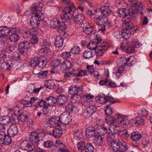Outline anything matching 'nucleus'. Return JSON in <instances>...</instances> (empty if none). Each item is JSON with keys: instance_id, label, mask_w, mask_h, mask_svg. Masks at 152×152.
<instances>
[{"instance_id": "nucleus-1", "label": "nucleus", "mask_w": 152, "mask_h": 152, "mask_svg": "<svg viewBox=\"0 0 152 152\" xmlns=\"http://www.w3.org/2000/svg\"><path fill=\"white\" fill-rule=\"evenodd\" d=\"M128 3L130 5L131 7L129 9L124 8L119 9V12L123 15H128L130 12L134 14H137L140 13L142 15L143 13V4L141 1H139L137 0H128Z\"/></svg>"}, {"instance_id": "nucleus-2", "label": "nucleus", "mask_w": 152, "mask_h": 152, "mask_svg": "<svg viewBox=\"0 0 152 152\" xmlns=\"http://www.w3.org/2000/svg\"><path fill=\"white\" fill-rule=\"evenodd\" d=\"M96 99L98 102L102 104H105L107 102H110V103L106 106V109L105 110L106 116L111 115L113 113V112L110 107L111 104H114L119 102L118 99H115L109 94H102V95H99L96 98Z\"/></svg>"}, {"instance_id": "nucleus-3", "label": "nucleus", "mask_w": 152, "mask_h": 152, "mask_svg": "<svg viewBox=\"0 0 152 152\" xmlns=\"http://www.w3.org/2000/svg\"><path fill=\"white\" fill-rule=\"evenodd\" d=\"M66 9L65 15H63V18L66 20H69L71 19L74 20L75 23L77 24L82 23L84 20L85 17L81 15L78 14L77 10L76 8H73L72 10L70 8Z\"/></svg>"}, {"instance_id": "nucleus-4", "label": "nucleus", "mask_w": 152, "mask_h": 152, "mask_svg": "<svg viewBox=\"0 0 152 152\" xmlns=\"http://www.w3.org/2000/svg\"><path fill=\"white\" fill-rule=\"evenodd\" d=\"M106 119L110 126L116 123L122 127H126L129 124V121L126 117L122 116H118L116 118H115L111 115H108L106 116Z\"/></svg>"}, {"instance_id": "nucleus-5", "label": "nucleus", "mask_w": 152, "mask_h": 152, "mask_svg": "<svg viewBox=\"0 0 152 152\" xmlns=\"http://www.w3.org/2000/svg\"><path fill=\"white\" fill-rule=\"evenodd\" d=\"M47 63L46 58L44 59L39 57H35L31 59L30 62V64L32 67H35L36 70H39L40 71L43 69Z\"/></svg>"}, {"instance_id": "nucleus-6", "label": "nucleus", "mask_w": 152, "mask_h": 152, "mask_svg": "<svg viewBox=\"0 0 152 152\" xmlns=\"http://www.w3.org/2000/svg\"><path fill=\"white\" fill-rule=\"evenodd\" d=\"M111 144V148L115 152L119 151H125L128 148L127 144L125 142L115 141L112 142Z\"/></svg>"}, {"instance_id": "nucleus-7", "label": "nucleus", "mask_w": 152, "mask_h": 152, "mask_svg": "<svg viewBox=\"0 0 152 152\" xmlns=\"http://www.w3.org/2000/svg\"><path fill=\"white\" fill-rule=\"evenodd\" d=\"M38 12V14H34L35 15L30 18V23L33 28H37L39 26L41 21L44 18V15L42 12Z\"/></svg>"}, {"instance_id": "nucleus-8", "label": "nucleus", "mask_w": 152, "mask_h": 152, "mask_svg": "<svg viewBox=\"0 0 152 152\" xmlns=\"http://www.w3.org/2000/svg\"><path fill=\"white\" fill-rule=\"evenodd\" d=\"M45 134L43 132L38 133L37 132H33L30 135V141L32 143L37 146L40 140H42Z\"/></svg>"}, {"instance_id": "nucleus-9", "label": "nucleus", "mask_w": 152, "mask_h": 152, "mask_svg": "<svg viewBox=\"0 0 152 152\" xmlns=\"http://www.w3.org/2000/svg\"><path fill=\"white\" fill-rule=\"evenodd\" d=\"M118 12L120 16L123 17L122 21L124 22L123 24L128 23L131 22V21H134L136 20L137 14H134L132 13V12H130L128 15H124L125 13L121 15L119 12V10L118 11Z\"/></svg>"}, {"instance_id": "nucleus-10", "label": "nucleus", "mask_w": 152, "mask_h": 152, "mask_svg": "<svg viewBox=\"0 0 152 152\" xmlns=\"http://www.w3.org/2000/svg\"><path fill=\"white\" fill-rule=\"evenodd\" d=\"M35 146L30 141L28 140L23 141L20 144V147L22 150L28 151H34Z\"/></svg>"}, {"instance_id": "nucleus-11", "label": "nucleus", "mask_w": 152, "mask_h": 152, "mask_svg": "<svg viewBox=\"0 0 152 152\" xmlns=\"http://www.w3.org/2000/svg\"><path fill=\"white\" fill-rule=\"evenodd\" d=\"M102 39L99 36H96V38L94 39V41H92L88 43L87 45V47L90 50H94V52L97 49L98 45L101 43Z\"/></svg>"}, {"instance_id": "nucleus-12", "label": "nucleus", "mask_w": 152, "mask_h": 152, "mask_svg": "<svg viewBox=\"0 0 152 152\" xmlns=\"http://www.w3.org/2000/svg\"><path fill=\"white\" fill-rule=\"evenodd\" d=\"M83 87L81 86H78L77 85L72 86L69 88V93L72 96L76 95H82L83 93Z\"/></svg>"}, {"instance_id": "nucleus-13", "label": "nucleus", "mask_w": 152, "mask_h": 152, "mask_svg": "<svg viewBox=\"0 0 152 152\" xmlns=\"http://www.w3.org/2000/svg\"><path fill=\"white\" fill-rule=\"evenodd\" d=\"M75 71L74 70L72 72H66L64 75V77L65 78H71L75 75L77 77L80 76H84L87 75V70L83 71L82 70H80L78 71V73L76 74V73L74 72Z\"/></svg>"}, {"instance_id": "nucleus-14", "label": "nucleus", "mask_w": 152, "mask_h": 152, "mask_svg": "<svg viewBox=\"0 0 152 152\" xmlns=\"http://www.w3.org/2000/svg\"><path fill=\"white\" fill-rule=\"evenodd\" d=\"M96 107L91 105L85 109L83 115L86 118H88L96 112Z\"/></svg>"}, {"instance_id": "nucleus-15", "label": "nucleus", "mask_w": 152, "mask_h": 152, "mask_svg": "<svg viewBox=\"0 0 152 152\" xmlns=\"http://www.w3.org/2000/svg\"><path fill=\"white\" fill-rule=\"evenodd\" d=\"M19 50V53H23L25 51L27 50L29 48V42L24 41L20 42L18 45Z\"/></svg>"}, {"instance_id": "nucleus-16", "label": "nucleus", "mask_w": 152, "mask_h": 152, "mask_svg": "<svg viewBox=\"0 0 152 152\" xmlns=\"http://www.w3.org/2000/svg\"><path fill=\"white\" fill-rule=\"evenodd\" d=\"M43 1H38L37 3H33L31 7V12L33 14H38V12H42L41 11L37 10L38 8H41L43 7Z\"/></svg>"}, {"instance_id": "nucleus-17", "label": "nucleus", "mask_w": 152, "mask_h": 152, "mask_svg": "<svg viewBox=\"0 0 152 152\" xmlns=\"http://www.w3.org/2000/svg\"><path fill=\"white\" fill-rule=\"evenodd\" d=\"M96 129L92 126H91L88 127L86 129V137L89 138L92 137H94V136L97 134H96Z\"/></svg>"}, {"instance_id": "nucleus-18", "label": "nucleus", "mask_w": 152, "mask_h": 152, "mask_svg": "<svg viewBox=\"0 0 152 152\" xmlns=\"http://www.w3.org/2000/svg\"><path fill=\"white\" fill-rule=\"evenodd\" d=\"M144 121V119L143 118L138 116L135 118L132 119L131 121V122L133 126H137L143 124Z\"/></svg>"}, {"instance_id": "nucleus-19", "label": "nucleus", "mask_w": 152, "mask_h": 152, "mask_svg": "<svg viewBox=\"0 0 152 152\" xmlns=\"http://www.w3.org/2000/svg\"><path fill=\"white\" fill-rule=\"evenodd\" d=\"M61 2L64 5H66V7H65L63 12H64L63 15H65L66 13V9H68V8H70L72 10H73V8H75V6L71 2V0H61Z\"/></svg>"}, {"instance_id": "nucleus-20", "label": "nucleus", "mask_w": 152, "mask_h": 152, "mask_svg": "<svg viewBox=\"0 0 152 152\" xmlns=\"http://www.w3.org/2000/svg\"><path fill=\"white\" fill-rule=\"evenodd\" d=\"M18 133V127L15 124L11 125L8 130V134H10L12 136L17 135Z\"/></svg>"}, {"instance_id": "nucleus-21", "label": "nucleus", "mask_w": 152, "mask_h": 152, "mask_svg": "<svg viewBox=\"0 0 152 152\" xmlns=\"http://www.w3.org/2000/svg\"><path fill=\"white\" fill-rule=\"evenodd\" d=\"M108 49V47L105 44H103L100 46L98 45L97 47V49L96 51V56H102L104 52V50H107Z\"/></svg>"}, {"instance_id": "nucleus-22", "label": "nucleus", "mask_w": 152, "mask_h": 152, "mask_svg": "<svg viewBox=\"0 0 152 152\" xmlns=\"http://www.w3.org/2000/svg\"><path fill=\"white\" fill-rule=\"evenodd\" d=\"M12 65L10 60H7L0 64V68L4 70L9 69Z\"/></svg>"}, {"instance_id": "nucleus-23", "label": "nucleus", "mask_w": 152, "mask_h": 152, "mask_svg": "<svg viewBox=\"0 0 152 152\" xmlns=\"http://www.w3.org/2000/svg\"><path fill=\"white\" fill-rule=\"evenodd\" d=\"M83 29L84 32L86 34H91L94 31L93 27L90 25L89 23H87L84 24Z\"/></svg>"}, {"instance_id": "nucleus-24", "label": "nucleus", "mask_w": 152, "mask_h": 152, "mask_svg": "<svg viewBox=\"0 0 152 152\" xmlns=\"http://www.w3.org/2000/svg\"><path fill=\"white\" fill-rule=\"evenodd\" d=\"M59 119L61 120L62 124H63L65 125L64 126H65V125H68L70 121L69 117L64 113L61 115L59 118Z\"/></svg>"}, {"instance_id": "nucleus-25", "label": "nucleus", "mask_w": 152, "mask_h": 152, "mask_svg": "<svg viewBox=\"0 0 152 152\" xmlns=\"http://www.w3.org/2000/svg\"><path fill=\"white\" fill-rule=\"evenodd\" d=\"M93 142L95 145L100 146L103 143V138L101 136L97 134V135L94 136Z\"/></svg>"}, {"instance_id": "nucleus-26", "label": "nucleus", "mask_w": 152, "mask_h": 152, "mask_svg": "<svg viewBox=\"0 0 152 152\" xmlns=\"http://www.w3.org/2000/svg\"><path fill=\"white\" fill-rule=\"evenodd\" d=\"M100 10L101 13L106 16H108L111 12V10L108 6H102L100 8Z\"/></svg>"}, {"instance_id": "nucleus-27", "label": "nucleus", "mask_w": 152, "mask_h": 152, "mask_svg": "<svg viewBox=\"0 0 152 152\" xmlns=\"http://www.w3.org/2000/svg\"><path fill=\"white\" fill-rule=\"evenodd\" d=\"M96 129L97 132L98 134V135H99L101 136L105 135L107 132V128L104 126H99Z\"/></svg>"}, {"instance_id": "nucleus-28", "label": "nucleus", "mask_w": 152, "mask_h": 152, "mask_svg": "<svg viewBox=\"0 0 152 152\" xmlns=\"http://www.w3.org/2000/svg\"><path fill=\"white\" fill-rule=\"evenodd\" d=\"M108 129L110 132H112L113 134H116L120 133L121 132V129L120 127L115 124H111L109 127Z\"/></svg>"}, {"instance_id": "nucleus-29", "label": "nucleus", "mask_w": 152, "mask_h": 152, "mask_svg": "<svg viewBox=\"0 0 152 152\" xmlns=\"http://www.w3.org/2000/svg\"><path fill=\"white\" fill-rule=\"evenodd\" d=\"M10 31L11 30L10 28L6 26H0V35L8 36L10 34Z\"/></svg>"}, {"instance_id": "nucleus-30", "label": "nucleus", "mask_w": 152, "mask_h": 152, "mask_svg": "<svg viewBox=\"0 0 152 152\" xmlns=\"http://www.w3.org/2000/svg\"><path fill=\"white\" fill-rule=\"evenodd\" d=\"M64 38L61 36L59 35L56 38L55 45L57 47L60 48L62 46Z\"/></svg>"}, {"instance_id": "nucleus-31", "label": "nucleus", "mask_w": 152, "mask_h": 152, "mask_svg": "<svg viewBox=\"0 0 152 152\" xmlns=\"http://www.w3.org/2000/svg\"><path fill=\"white\" fill-rule=\"evenodd\" d=\"M58 103L60 105H63L67 102L68 99L67 97L63 95H59L57 96Z\"/></svg>"}, {"instance_id": "nucleus-32", "label": "nucleus", "mask_w": 152, "mask_h": 152, "mask_svg": "<svg viewBox=\"0 0 152 152\" xmlns=\"http://www.w3.org/2000/svg\"><path fill=\"white\" fill-rule=\"evenodd\" d=\"M60 23L61 21L59 20L57 18H54L50 21V24L51 27L57 28L60 25Z\"/></svg>"}, {"instance_id": "nucleus-33", "label": "nucleus", "mask_w": 152, "mask_h": 152, "mask_svg": "<svg viewBox=\"0 0 152 152\" xmlns=\"http://www.w3.org/2000/svg\"><path fill=\"white\" fill-rule=\"evenodd\" d=\"M48 72V70H47L40 71L37 73V70H34L33 73L36 75L37 77L40 78H42L47 76Z\"/></svg>"}, {"instance_id": "nucleus-34", "label": "nucleus", "mask_w": 152, "mask_h": 152, "mask_svg": "<svg viewBox=\"0 0 152 152\" xmlns=\"http://www.w3.org/2000/svg\"><path fill=\"white\" fill-rule=\"evenodd\" d=\"M126 58L121 57L119 58L117 61V65L119 68H122L126 65Z\"/></svg>"}, {"instance_id": "nucleus-35", "label": "nucleus", "mask_w": 152, "mask_h": 152, "mask_svg": "<svg viewBox=\"0 0 152 152\" xmlns=\"http://www.w3.org/2000/svg\"><path fill=\"white\" fill-rule=\"evenodd\" d=\"M61 129L59 128H55L53 131V135L56 138H59L61 136Z\"/></svg>"}, {"instance_id": "nucleus-36", "label": "nucleus", "mask_w": 152, "mask_h": 152, "mask_svg": "<svg viewBox=\"0 0 152 152\" xmlns=\"http://www.w3.org/2000/svg\"><path fill=\"white\" fill-rule=\"evenodd\" d=\"M44 85L46 88L51 89H54L56 87L54 82L51 80H48L45 82Z\"/></svg>"}, {"instance_id": "nucleus-37", "label": "nucleus", "mask_w": 152, "mask_h": 152, "mask_svg": "<svg viewBox=\"0 0 152 152\" xmlns=\"http://www.w3.org/2000/svg\"><path fill=\"white\" fill-rule=\"evenodd\" d=\"M96 53L92 50H85L83 53V57L86 59L89 58L94 56Z\"/></svg>"}, {"instance_id": "nucleus-38", "label": "nucleus", "mask_w": 152, "mask_h": 152, "mask_svg": "<svg viewBox=\"0 0 152 152\" xmlns=\"http://www.w3.org/2000/svg\"><path fill=\"white\" fill-rule=\"evenodd\" d=\"M20 37L18 33H13L11 34L9 37V39L11 42H16L19 39Z\"/></svg>"}, {"instance_id": "nucleus-39", "label": "nucleus", "mask_w": 152, "mask_h": 152, "mask_svg": "<svg viewBox=\"0 0 152 152\" xmlns=\"http://www.w3.org/2000/svg\"><path fill=\"white\" fill-rule=\"evenodd\" d=\"M81 95H73L71 97V101L73 103H78L80 101Z\"/></svg>"}, {"instance_id": "nucleus-40", "label": "nucleus", "mask_w": 152, "mask_h": 152, "mask_svg": "<svg viewBox=\"0 0 152 152\" xmlns=\"http://www.w3.org/2000/svg\"><path fill=\"white\" fill-rule=\"evenodd\" d=\"M10 119L8 115L3 116L0 118L1 123L4 125H7L10 123Z\"/></svg>"}, {"instance_id": "nucleus-41", "label": "nucleus", "mask_w": 152, "mask_h": 152, "mask_svg": "<svg viewBox=\"0 0 152 152\" xmlns=\"http://www.w3.org/2000/svg\"><path fill=\"white\" fill-rule=\"evenodd\" d=\"M148 113V111L145 108H142L139 110L138 112V116L141 118L145 117L147 116Z\"/></svg>"}, {"instance_id": "nucleus-42", "label": "nucleus", "mask_w": 152, "mask_h": 152, "mask_svg": "<svg viewBox=\"0 0 152 152\" xmlns=\"http://www.w3.org/2000/svg\"><path fill=\"white\" fill-rule=\"evenodd\" d=\"M141 136L140 134L135 132H133L130 138L132 141H138L141 138Z\"/></svg>"}, {"instance_id": "nucleus-43", "label": "nucleus", "mask_w": 152, "mask_h": 152, "mask_svg": "<svg viewBox=\"0 0 152 152\" xmlns=\"http://www.w3.org/2000/svg\"><path fill=\"white\" fill-rule=\"evenodd\" d=\"M122 33L123 37L126 39H128L131 34V32L130 30L128 29H123V30L122 31Z\"/></svg>"}, {"instance_id": "nucleus-44", "label": "nucleus", "mask_w": 152, "mask_h": 152, "mask_svg": "<svg viewBox=\"0 0 152 152\" xmlns=\"http://www.w3.org/2000/svg\"><path fill=\"white\" fill-rule=\"evenodd\" d=\"M12 142V140L11 137L9 135H6L2 144L9 145Z\"/></svg>"}, {"instance_id": "nucleus-45", "label": "nucleus", "mask_w": 152, "mask_h": 152, "mask_svg": "<svg viewBox=\"0 0 152 152\" xmlns=\"http://www.w3.org/2000/svg\"><path fill=\"white\" fill-rule=\"evenodd\" d=\"M94 149V147L91 143H86L84 149L85 152H93Z\"/></svg>"}, {"instance_id": "nucleus-46", "label": "nucleus", "mask_w": 152, "mask_h": 152, "mask_svg": "<svg viewBox=\"0 0 152 152\" xmlns=\"http://www.w3.org/2000/svg\"><path fill=\"white\" fill-rule=\"evenodd\" d=\"M51 45V42L49 39L44 40L40 44V45L42 47L48 49Z\"/></svg>"}, {"instance_id": "nucleus-47", "label": "nucleus", "mask_w": 152, "mask_h": 152, "mask_svg": "<svg viewBox=\"0 0 152 152\" xmlns=\"http://www.w3.org/2000/svg\"><path fill=\"white\" fill-rule=\"evenodd\" d=\"M10 123L12 124H17L18 123V118L15 115H12L9 117Z\"/></svg>"}, {"instance_id": "nucleus-48", "label": "nucleus", "mask_w": 152, "mask_h": 152, "mask_svg": "<svg viewBox=\"0 0 152 152\" xmlns=\"http://www.w3.org/2000/svg\"><path fill=\"white\" fill-rule=\"evenodd\" d=\"M134 27V25L131 22L126 24H123V29H128L129 30L132 29Z\"/></svg>"}, {"instance_id": "nucleus-49", "label": "nucleus", "mask_w": 152, "mask_h": 152, "mask_svg": "<svg viewBox=\"0 0 152 152\" xmlns=\"http://www.w3.org/2000/svg\"><path fill=\"white\" fill-rule=\"evenodd\" d=\"M99 10L97 9H95L92 11L91 10H87L86 12L87 14L89 16H92L94 15H99Z\"/></svg>"}, {"instance_id": "nucleus-50", "label": "nucleus", "mask_w": 152, "mask_h": 152, "mask_svg": "<svg viewBox=\"0 0 152 152\" xmlns=\"http://www.w3.org/2000/svg\"><path fill=\"white\" fill-rule=\"evenodd\" d=\"M61 63V60L59 59H56L52 61L50 63V65L54 68H56L58 67Z\"/></svg>"}, {"instance_id": "nucleus-51", "label": "nucleus", "mask_w": 152, "mask_h": 152, "mask_svg": "<svg viewBox=\"0 0 152 152\" xmlns=\"http://www.w3.org/2000/svg\"><path fill=\"white\" fill-rule=\"evenodd\" d=\"M18 120L20 121L24 122L28 119V115H25L23 113L20 114L18 116Z\"/></svg>"}, {"instance_id": "nucleus-52", "label": "nucleus", "mask_w": 152, "mask_h": 152, "mask_svg": "<svg viewBox=\"0 0 152 152\" xmlns=\"http://www.w3.org/2000/svg\"><path fill=\"white\" fill-rule=\"evenodd\" d=\"M86 144V143L84 141H80L78 143L77 145L78 150H80L81 151L84 150L85 148V146Z\"/></svg>"}, {"instance_id": "nucleus-53", "label": "nucleus", "mask_w": 152, "mask_h": 152, "mask_svg": "<svg viewBox=\"0 0 152 152\" xmlns=\"http://www.w3.org/2000/svg\"><path fill=\"white\" fill-rule=\"evenodd\" d=\"M7 36L0 34V42L3 45L7 43L8 39Z\"/></svg>"}, {"instance_id": "nucleus-54", "label": "nucleus", "mask_w": 152, "mask_h": 152, "mask_svg": "<svg viewBox=\"0 0 152 152\" xmlns=\"http://www.w3.org/2000/svg\"><path fill=\"white\" fill-rule=\"evenodd\" d=\"M20 102L23 104L25 107H31L32 104L30 101L26 100L25 99H22L20 101Z\"/></svg>"}, {"instance_id": "nucleus-55", "label": "nucleus", "mask_w": 152, "mask_h": 152, "mask_svg": "<svg viewBox=\"0 0 152 152\" xmlns=\"http://www.w3.org/2000/svg\"><path fill=\"white\" fill-rule=\"evenodd\" d=\"M136 59L134 56H130L127 58V61H130V63L129 64V67L132 66L133 64H135Z\"/></svg>"}, {"instance_id": "nucleus-56", "label": "nucleus", "mask_w": 152, "mask_h": 152, "mask_svg": "<svg viewBox=\"0 0 152 152\" xmlns=\"http://www.w3.org/2000/svg\"><path fill=\"white\" fill-rule=\"evenodd\" d=\"M114 35L116 39H118V41L120 40L123 37L122 31H121L119 30H116L115 31L114 33Z\"/></svg>"}, {"instance_id": "nucleus-57", "label": "nucleus", "mask_w": 152, "mask_h": 152, "mask_svg": "<svg viewBox=\"0 0 152 152\" xmlns=\"http://www.w3.org/2000/svg\"><path fill=\"white\" fill-rule=\"evenodd\" d=\"M62 64H63L64 68H65V69L66 70L70 69L71 67V63L67 60L63 61Z\"/></svg>"}, {"instance_id": "nucleus-58", "label": "nucleus", "mask_w": 152, "mask_h": 152, "mask_svg": "<svg viewBox=\"0 0 152 152\" xmlns=\"http://www.w3.org/2000/svg\"><path fill=\"white\" fill-rule=\"evenodd\" d=\"M33 34V32L31 31L27 30L24 31L22 34L23 37L24 38L29 37Z\"/></svg>"}, {"instance_id": "nucleus-59", "label": "nucleus", "mask_w": 152, "mask_h": 152, "mask_svg": "<svg viewBox=\"0 0 152 152\" xmlns=\"http://www.w3.org/2000/svg\"><path fill=\"white\" fill-rule=\"evenodd\" d=\"M107 16H104V18L103 21V24L102 25H107L109 26V27L113 26V23L109 21L107 17Z\"/></svg>"}, {"instance_id": "nucleus-60", "label": "nucleus", "mask_w": 152, "mask_h": 152, "mask_svg": "<svg viewBox=\"0 0 152 152\" xmlns=\"http://www.w3.org/2000/svg\"><path fill=\"white\" fill-rule=\"evenodd\" d=\"M104 15H103L102 16V15H100L96 18V23L97 25H101L103 24L104 19Z\"/></svg>"}, {"instance_id": "nucleus-61", "label": "nucleus", "mask_w": 152, "mask_h": 152, "mask_svg": "<svg viewBox=\"0 0 152 152\" xmlns=\"http://www.w3.org/2000/svg\"><path fill=\"white\" fill-rule=\"evenodd\" d=\"M80 51L79 47L77 46H74L71 50V52L75 55L79 54Z\"/></svg>"}, {"instance_id": "nucleus-62", "label": "nucleus", "mask_w": 152, "mask_h": 152, "mask_svg": "<svg viewBox=\"0 0 152 152\" xmlns=\"http://www.w3.org/2000/svg\"><path fill=\"white\" fill-rule=\"evenodd\" d=\"M48 106L45 105L43 108V113L46 116H49L50 113V111Z\"/></svg>"}, {"instance_id": "nucleus-63", "label": "nucleus", "mask_w": 152, "mask_h": 152, "mask_svg": "<svg viewBox=\"0 0 152 152\" xmlns=\"http://www.w3.org/2000/svg\"><path fill=\"white\" fill-rule=\"evenodd\" d=\"M48 48L42 47L39 50V54L42 56H46L48 52Z\"/></svg>"}, {"instance_id": "nucleus-64", "label": "nucleus", "mask_w": 152, "mask_h": 152, "mask_svg": "<svg viewBox=\"0 0 152 152\" xmlns=\"http://www.w3.org/2000/svg\"><path fill=\"white\" fill-rule=\"evenodd\" d=\"M55 146L59 148H64L65 147L64 144L60 140H56L54 145Z\"/></svg>"}]
</instances>
